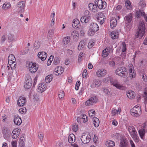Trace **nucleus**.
<instances>
[{
    "label": "nucleus",
    "mask_w": 147,
    "mask_h": 147,
    "mask_svg": "<svg viewBox=\"0 0 147 147\" xmlns=\"http://www.w3.org/2000/svg\"><path fill=\"white\" fill-rule=\"evenodd\" d=\"M145 29L144 22L143 21L140 22L138 26V30L136 32L135 36L137 37H143L145 32Z\"/></svg>",
    "instance_id": "obj_1"
},
{
    "label": "nucleus",
    "mask_w": 147,
    "mask_h": 147,
    "mask_svg": "<svg viewBox=\"0 0 147 147\" xmlns=\"http://www.w3.org/2000/svg\"><path fill=\"white\" fill-rule=\"evenodd\" d=\"M115 74L123 78H126L127 75L126 69L122 67L117 68L115 70Z\"/></svg>",
    "instance_id": "obj_2"
},
{
    "label": "nucleus",
    "mask_w": 147,
    "mask_h": 147,
    "mask_svg": "<svg viewBox=\"0 0 147 147\" xmlns=\"http://www.w3.org/2000/svg\"><path fill=\"white\" fill-rule=\"evenodd\" d=\"M128 131L131 136L136 142L138 141L139 137L134 127L132 126H129L128 128Z\"/></svg>",
    "instance_id": "obj_3"
},
{
    "label": "nucleus",
    "mask_w": 147,
    "mask_h": 147,
    "mask_svg": "<svg viewBox=\"0 0 147 147\" xmlns=\"http://www.w3.org/2000/svg\"><path fill=\"white\" fill-rule=\"evenodd\" d=\"M26 65L29 71L32 73L35 72L38 68V65L35 63L28 62Z\"/></svg>",
    "instance_id": "obj_4"
},
{
    "label": "nucleus",
    "mask_w": 147,
    "mask_h": 147,
    "mask_svg": "<svg viewBox=\"0 0 147 147\" xmlns=\"http://www.w3.org/2000/svg\"><path fill=\"white\" fill-rule=\"evenodd\" d=\"M130 113L131 115L135 117H138L141 113L140 107L136 105L131 109Z\"/></svg>",
    "instance_id": "obj_5"
},
{
    "label": "nucleus",
    "mask_w": 147,
    "mask_h": 147,
    "mask_svg": "<svg viewBox=\"0 0 147 147\" xmlns=\"http://www.w3.org/2000/svg\"><path fill=\"white\" fill-rule=\"evenodd\" d=\"M32 80L31 77L29 75H27L26 77V79L24 84V87L26 89H29L32 86Z\"/></svg>",
    "instance_id": "obj_6"
},
{
    "label": "nucleus",
    "mask_w": 147,
    "mask_h": 147,
    "mask_svg": "<svg viewBox=\"0 0 147 147\" xmlns=\"http://www.w3.org/2000/svg\"><path fill=\"white\" fill-rule=\"evenodd\" d=\"M110 83L118 89L123 90L124 88V87L121 85L116 79L111 80Z\"/></svg>",
    "instance_id": "obj_7"
},
{
    "label": "nucleus",
    "mask_w": 147,
    "mask_h": 147,
    "mask_svg": "<svg viewBox=\"0 0 147 147\" xmlns=\"http://www.w3.org/2000/svg\"><path fill=\"white\" fill-rule=\"evenodd\" d=\"M91 137L89 134H84L82 135L81 140L83 143L84 144L88 143L90 140Z\"/></svg>",
    "instance_id": "obj_8"
},
{
    "label": "nucleus",
    "mask_w": 147,
    "mask_h": 147,
    "mask_svg": "<svg viewBox=\"0 0 147 147\" xmlns=\"http://www.w3.org/2000/svg\"><path fill=\"white\" fill-rule=\"evenodd\" d=\"M94 3L99 9H105L106 7V2L103 1L102 0H95Z\"/></svg>",
    "instance_id": "obj_9"
},
{
    "label": "nucleus",
    "mask_w": 147,
    "mask_h": 147,
    "mask_svg": "<svg viewBox=\"0 0 147 147\" xmlns=\"http://www.w3.org/2000/svg\"><path fill=\"white\" fill-rule=\"evenodd\" d=\"M97 100L96 96H92L86 101L85 104L87 106L92 105L96 102Z\"/></svg>",
    "instance_id": "obj_10"
},
{
    "label": "nucleus",
    "mask_w": 147,
    "mask_h": 147,
    "mask_svg": "<svg viewBox=\"0 0 147 147\" xmlns=\"http://www.w3.org/2000/svg\"><path fill=\"white\" fill-rule=\"evenodd\" d=\"M135 16L137 18L140 17L141 16H142L144 17L145 21L146 22L147 21V16L143 9H140L138 11H137L135 14Z\"/></svg>",
    "instance_id": "obj_11"
},
{
    "label": "nucleus",
    "mask_w": 147,
    "mask_h": 147,
    "mask_svg": "<svg viewBox=\"0 0 147 147\" xmlns=\"http://www.w3.org/2000/svg\"><path fill=\"white\" fill-rule=\"evenodd\" d=\"M88 120L87 116L85 114H83L78 117L77 119V122L79 123L81 122H85Z\"/></svg>",
    "instance_id": "obj_12"
},
{
    "label": "nucleus",
    "mask_w": 147,
    "mask_h": 147,
    "mask_svg": "<svg viewBox=\"0 0 147 147\" xmlns=\"http://www.w3.org/2000/svg\"><path fill=\"white\" fill-rule=\"evenodd\" d=\"M26 98L23 96H20L18 99L17 104L18 106L21 107L23 106L26 103Z\"/></svg>",
    "instance_id": "obj_13"
},
{
    "label": "nucleus",
    "mask_w": 147,
    "mask_h": 147,
    "mask_svg": "<svg viewBox=\"0 0 147 147\" xmlns=\"http://www.w3.org/2000/svg\"><path fill=\"white\" fill-rule=\"evenodd\" d=\"M106 70L103 69H100L96 72V75L98 77H102L104 76L107 74Z\"/></svg>",
    "instance_id": "obj_14"
},
{
    "label": "nucleus",
    "mask_w": 147,
    "mask_h": 147,
    "mask_svg": "<svg viewBox=\"0 0 147 147\" xmlns=\"http://www.w3.org/2000/svg\"><path fill=\"white\" fill-rule=\"evenodd\" d=\"M125 21L128 23H130L134 20V14L130 13L124 18Z\"/></svg>",
    "instance_id": "obj_15"
},
{
    "label": "nucleus",
    "mask_w": 147,
    "mask_h": 147,
    "mask_svg": "<svg viewBox=\"0 0 147 147\" xmlns=\"http://www.w3.org/2000/svg\"><path fill=\"white\" fill-rule=\"evenodd\" d=\"M38 56L42 61L45 60L47 56V54L45 52H40L38 54Z\"/></svg>",
    "instance_id": "obj_16"
},
{
    "label": "nucleus",
    "mask_w": 147,
    "mask_h": 147,
    "mask_svg": "<svg viewBox=\"0 0 147 147\" xmlns=\"http://www.w3.org/2000/svg\"><path fill=\"white\" fill-rule=\"evenodd\" d=\"M88 7L90 10L94 12H97L98 11V6L95 4L92 3H90L88 4Z\"/></svg>",
    "instance_id": "obj_17"
},
{
    "label": "nucleus",
    "mask_w": 147,
    "mask_h": 147,
    "mask_svg": "<svg viewBox=\"0 0 147 147\" xmlns=\"http://www.w3.org/2000/svg\"><path fill=\"white\" fill-rule=\"evenodd\" d=\"M63 71V69L61 66L57 67L54 70L55 74L56 75L61 74Z\"/></svg>",
    "instance_id": "obj_18"
},
{
    "label": "nucleus",
    "mask_w": 147,
    "mask_h": 147,
    "mask_svg": "<svg viewBox=\"0 0 147 147\" xmlns=\"http://www.w3.org/2000/svg\"><path fill=\"white\" fill-rule=\"evenodd\" d=\"M72 26L74 28H79L80 27V24L79 21L77 19H74L72 23Z\"/></svg>",
    "instance_id": "obj_19"
},
{
    "label": "nucleus",
    "mask_w": 147,
    "mask_h": 147,
    "mask_svg": "<svg viewBox=\"0 0 147 147\" xmlns=\"http://www.w3.org/2000/svg\"><path fill=\"white\" fill-rule=\"evenodd\" d=\"M14 123L17 125H20L22 122L21 119L18 115L15 116L14 119Z\"/></svg>",
    "instance_id": "obj_20"
},
{
    "label": "nucleus",
    "mask_w": 147,
    "mask_h": 147,
    "mask_svg": "<svg viewBox=\"0 0 147 147\" xmlns=\"http://www.w3.org/2000/svg\"><path fill=\"white\" fill-rule=\"evenodd\" d=\"M89 28L90 29L96 32H97L99 29V27L97 24L93 22L91 23Z\"/></svg>",
    "instance_id": "obj_21"
},
{
    "label": "nucleus",
    "mask_w": 147,
    "mask_h": 147,
    "mask_svg": "<svg viewBox=\"0 0 147 147\" xmlns=\"http://www.w3.org/2000/svg\"><path fill=\"white\" fill-rule=\"evenodd\" d=\"M101 84H100V81L96 79L94 80L91 85V87L92 88H95L96 87H98L100 86Z\"/></svg>",
    "instance_id": "obj_22"
},
{
    "label": "nucleus",
    "mask_w": 147,
    "mask_h": 147,
    "mask_svg": "<svg viewBox=\"0 0 147 147\" xmlns=\"http://www.w3.org/2000/svg\"><path fill=\"white\" fill-rule=\"evenodd\" d=\"M38 89L42 92L46 90L47 88V85L44 83L40 84L38 86Z\"/></svg>",
    "instance_id": "obj_23"
},
{
    "label": "nucleus",
    "mask_w": 147,
    "mask_h": 147,
    "mask_svg": "<svg viewBox=\"0 0 147 147\" xmlns=\"http://www.w3.org/2000/svg\"><path fill=\"white\" fill-rule=\"evenodd\" d=\"M127 95L129 99L134 98L135 96V92L131 90H129L127 92Z\"/></svg>",
    "instance_id": "obj_24"
},
{
    "label": "nucleus",
    "mask_w": 147,
    "mask_h": 147,
    "mask_svg": "<svg viewBox=\"0 0 147 147\" xmlns=\"http://www.w3.org/2000/svg\"><path fill=\"white\" fill-rule=\"evenodd\" d=\"M110 24L111 28H113L117 24V22L116 18H113L110 21Z\"/></svg>",
    "instance_id": "obj_25"
},
{
    "label": "nucleus",
    "mask_w": 147,
    "mask_h": 147,
    "mask_svg": "<svg viewBox=\"0 0 147 147\" xmlns=\"http://www.w3.org/2000/svg\"><path fill=\"white\" fill-rule=\"evenodd\" d=\"M68 141L70 143H72L75 140V136L73 134H70L68 137Z\"/></svg>",
    "instance_id": "obj_26"
},
{
    "label": "nucleus",
    "mask_w": 147,
    "mask_h": 147,
    "mask_svg": "<svg viewBox=\"0 0 147 147\" xmlns=\"http://www.w3.org/2000/svg\"><path fill=\"white\" fill-rule=\"evenodd\" d=\"M109 49L107 48H105L102 52V55L104 57H106L109 53Z\"/></svg>",
    "instance_id": "obj_27"
},
{
    "label": "nucleus",
    "mask_w": 147,
    "mask_h": 147,
    "mask_svg": "<svg viewBox=\"0 0 147 147\" xmlns=\"http://www.w3.org/2000/svg\"><path fill=\"white\" fill-rule=\"evenodd\" d=\"M8 59V63H11V62H13L16 61L14 56L12 54L9 55Z\"/></svg>",
    "instance_id": "obj_28"
},
{
    "label": "nucleus",
    "mask_w": 147,
    "mask_h": 147,
    "mask_svg": "<svg viewBox=\"0 0 147 147\" xmlns=\"http://www.w3.org/2000/svg\"><path fill=\"white\" fill-rule=\"evenodd\" d=\"M16 61L13 62H11V63H8L9 65H8L7 67H8V69L9 70L10 68H11V69L13 70L15 69L16 67Z\"/></svg>",
    "instance_id": "obj_29"
},
{
    "label": "nucleus",
    "mask_w": 147,
    "mask_h": 147,
    "mask_svg": "<svg viewBox=\"0 0 147 147\" xmlns=\"http://www.w3.org/2000/svg\"><path fill=\"white\" fill-rule=\"evenodd\" d=\"M93 120L94 126L96 127H98L100 123L99 119L96 117H94Z\"/></svg>",
    "instance_id": "obj_30"
},
{
    "label": "nucleus",
    "mask_w": 147,
    "mask_h": 147,
    "mask_svg": "<svg viewBox=\"0 0 147 147\" xmlns=\"http://www.w3.org/2000/svg\"><path fill=\"white\" fill-rule=\"evenodd\" d=\"M125 7L128 10H131L132 8L131 3L130 1L126 0L125 2Z\"/></svg>",
    "instance_id": "obj_31"
},
{
    "label": "nucleus",
    "mask_w": 147,
    "mask_h": 147,
    "mask_svg": "<svg viewBox=\"0 0 147 147\" xmlns=\"http://www.w3.org/2000/svg\"><path fill=\"white\" fill-rule=\"evenodd\" d=\"M105 144L108 147H112L115 145V143L113 141L109 140L106 142Z\"/></svg>",
    "instance_id": "obj_32"
},
{
    "label": "nucleus",
    "mask_w": 147,
    "mask_h": 147,
    "mask_svg": "<svg viewBox=\"0 0 147 147\" xmlns=\"http://www.w3.org/2000/svg\"><path fill=\"white\" fill-rule=\"evenodd\" d=\"M85 45V43L84 41V40L81 41L79 43L78 46V49L79 50H82L84 48Z\"/></svg>",
    "instance_id": "obj_33"
},
{
    "label": "nucleus",
    "mask_w": 147,
    "mask_h": 147,
    "mask_svg": "<svg viewBox=\"0 0 147 147\" xmlns=\"http://www.w3.org/2000/svg\"><path fill=\"white\" fill-rule=\"evenodd\" d=\"M25 139L24 137L20 138L19 140V145L20 147H24V141Z\"/></svg>",
    "instance_id": "obj_34"
},
{
    "label": "nucleus",
    "mask_w": 147,
    "mask_h": 147,
    "mask_svg": "<svg viewBox=\"0 0 147 147\" xmlns=\"http://www.w3.org/2000/svg\"><path fill=\"white\" fill-rule=\"evenodd\" d=\"M146 6V3L143 0H141L139 3V7L141 9H142Z\"/></svg>",
    "instance_id": "obj_35"
},
{
    "label": "nucleus",
    "mask_w": 147,
    "mask_h": 147,
    "mask_svg": "<svg viewBox=\"0 0 147 147\" xmlns=\"http://www.w3.org/2000/svg\"><path fill=\"white\" fill-rule=\"evenodd\" d=\"M53 78L52 75H49L45 78V81L47 83H49L51 81Z\"/></svg>",
    "instance_id": "obj_36"
},
{
    "label": "nucleus",
    "mask_w": 147,
    "mask_h": 147,
    "mask_svg": "<svg viewBox=\"0 0 147 147\" xmlns=\"http://www.w3.org/2000/svg\"><path fill=\"white\" fill-rule=\"evenodd\" d=\"M88 16H85V18L84 19V23H88L91 19V14L89 13V12L88 11Z\"/></svg>",
    "instance_id": "obj_37"
},
{
    "label": "nucleus",
    "mask_w": 147,
    "mask_h": 147,
    "mask_svg": "<svg viewBox=\"0 0 147 147\" xmlns=\"http://www.w3.org/2000/svg\"><path fill=\"white\" fill-rule=\"evenodd\" d=\"M95 112L93 109H92L89 111V116L92 119H93L94 117H95Z\"/></svg>",
    "instance_id": "obj_38"
},
{
    "label": "nucleus",
    "mask_w": 147,
    "mask_h": 147,
    "mask_svg": "<svg viewBox=\"0 0 147 147\" xmlns=\"http://www.w3.org/2000/svg\"><path fill=\"white\" fill-rule=\"evenodd\" d=\"M25 6V2L24 1L20 2L18 3V7L20 8H24Z\"/></svg>",
    "instance_id": "obj_39"
},
{
    "label": "nucleus",
    "mask_w": 147,
    "mask_h": 147,
    "mask_svg": "<svg viewBox=\"0 0 147 147\" xmlns=\"http://www.w3.org/2000/svg\"><path fill=\"white\" fill-rule=\"evenodd\" d=\"M140 136L142 139H143V137L144 136L145 131L144 129H142L139 130L138 131Z\"/></svg>",
    "instance_id": "obj_40"
},
{
    "label": "nucleus",
    "mask_w": 147,
    "mask_h": 147,
    "mask_svg": "<svg viewBox=\"0 0 147 147\" xmlns=\"http://www.w3.org/2000/svg\"><path fill=\"white\" fill-rule=\"evenodd\" d=\"M3 132V136H10L11 134V131L7 129L6 128L4 129Z\"/></svg>",
    "instance_id": "obj_41"
},
{
    "label": "nucleus",
    "mask_w": 147,
    "mask_h": 147,
    "mask_svg": "<svg viewBox=\"0 0 147 147\" xmlns=\"http://www.w3.org/2000/svg\"><path fill=\"white\" fill-rule=\"evenodd\" d=\"M71 36L73 37H78V36H79V33L78 32L75 30H71Z\"/></svg>",
    "instance_id": "obj_42"
},
{
    "label": "nucleus",
    "mask_w": 147,
    "mask_h": 147,
    "mask_svg": "<svg viewBox=\"0 0 147 147\" xmlns=\"http://www.w3.org/2000/svg\"><path fill=\"white\" fill-rule=\"evenodd\" d=\"M70 37H64L63 40V43L65 45L67 44L70 41Z\"/></svg>",
    "instance_id": "obj_43"
},
{
    "label": "nucleus",
    "mask_w": 147,
    "mask_h": 147,
    "mask_svg": "<svg viewBox=\"0 0 147 147\" xmlns=\"http://www.w3.org/2000/svg\"><path fill=\"white\" fill-rule=\"evenodd\" d=\"M34 46L35 50L38 49L40 47V43L38 41H35L34 42Z\"/></svg>",
    "instance_id": "obj_44"
},
{
    "label": "nucleus",
    "mask_w": 147,
    "mask_h": 147,
    "mask_svg": "<svg viewBox=\"0 0 147 147\" xmlns=\"http://www.w3.org/2000/svg\"><path fill=\"white\" fill-rule=\"evenodd\" d=\"M109 34L111 35V37H118L119 35V32L115 31L110 32Z\"/></svg>",
    "instance_id": "obj_45"
},
{
    "label": "nucleus",
    "mask_w": 147,
    "mask_h": 147,
    "mask_svg": "<svg viewBox=\"0 0 147 147\" xmlns=\"http://www.w3.org/2000/svg\"><path fill=\"white\" fill-rule=\"evenodd\" d=\"M127 144L126 140L122 139L121 140L120 146L121 147H125L127 145Z\"/></svg>",
    "instance_id": "obj_46"
},
{
    "label": "nucleus",
    "mask_w": 147,
    "mask_h": 147,
    "mask_svg": "<svg viewBox=\"0 0 147 147\" xmlns=\"http://www.w3.org/2000/svg\"><path fill=\"white\" fill-rule=\"evenodd\" d=\"M97 20L98 22H100V24H102L104 22H105V20L106 19L105 16V17H103L102 18H97Z\"/></svg>",
    "instance_id": "obj_47"
},
{
    "label": "nucleus",
    "mask_w": 147,
    "mask_h": 147,
    "mask_svg": "<svg viewBox=\"0 0 147 147\" xmlns=\"http://www.w3.org/2000/svg\"><path fill=\"white\" fill-rule=\"evenodd\" d=\"M129 74H133V72H134L133 66L132 64H130L129 65Z\"/></svg>",
    "instance_id": "obj_48"
},
{
    "label": "nucleus",
    "mask_w": 147,
    "mask_h": 147,
    "mask_svg": "<svg viewBox=\"0 0 147 147\" xmlns=\"http://www.w3.org/2000/svg\"><path fill=\"white\" fill-rule=\"evenodd\" d=\"M94 40H91L89 42L88 45V47L90 49L94 46Z\"/></svg>",
    "instance_id": "obj_49"
},
{
    "label": "nucleus",
    "mask_w": 147,
    "mask_h": 147,
    "mask_svg": "<svg viewBox=\"0 0 147 147\" xmlns=\"http://www.w3.org/2000/svg\"><path fill=\"white\" fill-rule=\"evenodd\" d=\"M64 92L63 91H61L58 94L59 97L60 99L62 98L64 96Z\"/></svg>",
    "instance_id": "obj_50"
},
{
    "label": "nucleus",
    "mask_w": 147,
    "mask_h": 147,
    "mask_svg": "<svg viewBox=\"0 0 147 147\" xmlns=\"http://www.w3.org/2000/svg\"><path fill=\"white\" fill-rule=\"evenodd\" d=\"M122 47L121 50L122 52H125L126 49V44L125 42H123L122 43Z\"/></svg>",
    "instance_id": "obj_51"
},
{
    "label": "nucleus",
    "mask_w": 147,
    "mask_h": 147,
    "mask_svg": "<svg viewBox=\"0 0 147 147\" xmlns=\"http://www.w3.org/2000/svg\"><path fill=\"white\" fill-rule=\"evenodd\" d=\"M96 31H94V30L90 29L88 31V36H93Z\"/></svg>",
    "instance_id": "obj_52"
},
{
    "label": "nucleus",
    "mask_w": 147,
    "mask_h": 147,
    "mask_svg": "<svg viewBox=\"0 0 147 147\" xmlns=\"http://www.w3.org/2000/svg\"><path fill=\"white\" fill-rule=\"evenodd\" d=\"M78 125L76 123H74L73 125L72 129L74 131L76 132L78 130Z\"/></svg>",
    "instance_id": "obj_53"
},
{
    "label": "nucleus",
    "mask_w": 147,
    "mask_h": 147,
    "mask_svg": "<svg viewBox=\"0 0 147 147\" xmlns=\"http://www.w3.org/2000/svg\"><path fill=\"white\" fill-rule=\"evenodd\" d=\"M10 6L11 5L10 3H5L3 5V8L4 9L8 8L10 7Z\"/></svg>",
    "instance_id": "obj_54"
},
{
    "label": "nucleus",
    "mask_w": 147,
    "mask_h": 147,
    "mask_svg": "<svg viewBox=\"0 0 147 147\" xmlns=\"http://www.w3.org/2000/svg\"><path fill=\"white\" fill-rule=\"evenodd\" d=\"M12 136L13 139H16L18 136V134H16V131H13L12 134Z\"/></svg>",
    "instance_id": "obj_55"
},
{
    "label": "nucleus",
    "mask_w": 147,
    "mask_h": 147,
    "mask_svg": "<svg viewBox=\"0 0 147 147\" xmlns=\"http://www.w3.org/2000/svg\"><path fill=\"white\" fill-rule=\"evenodd\" d=\"M26 108L24 107L20 109H19V112L22 114L26 113Z\"/></svg>",
    "instance_id": "obj_56"
},
{
    "label": "nucleus",
    "mask_w": 147,
    "mask_h": 147,
    "mask_svg": "<svg viewBox=\"0 0 147 147\" xmlns=\"http://www.w3.org/2000/svg\"><path fill=\"white\" fill-rule=\"evenodd\" d=\"M117 113V110L115 109H113L111 111V114L112 116H115Z\"/></svg>",
    "instance_id": "obj_57"
},
{
    "label": "nucleus",
    "mask_w": 147,
    "mask_h": 147,
    "mask_svg": "<svg viewBox=\"0 0 147 147\" xmlns=\"http://www.w3.org/2000/svg\"><path fill=\"white\" fill-rule=\"evenodd\" d=\"M80 82L79 81H78L76 83L75 86V89L76 90H78V87L80 86Z\"/></svg>",
    "instance_id": "obj_58"
},
{
    "label": "nucleus",
    "mask_w": 147,
    "mask_h": 147,
    "mask_svg": "<svg viewBox=\"0 0 147 147\" xmlns=\"http://www.w3.org/2000/svg\"><path fill=\"white\" fill-rule=\"evenodd\" d=\"M84 54L83 53H80L78 57V60L79 62L81 61V58L82 57H83Z\"/></svg>",
    "instance_id": "obj_59"
},
{
    "label": "nucleus",
    "mask_w": 147,
    "mask_h": 147,
    "mask_svg": "<svg viewBox=\"0 0 147 147\" xmlns=\"http://www.w3.org/2000/svg\"><path fill=\"white\" fill-rule=\"evenodd\" d=\"M102 18L103 17H105V16L104 15V13L102 12H99L98 13V16L97 18Z\"/></svg>",
    "instance_id": "obj_60"
},
{
    "label": "nucleus",
    "mask_w": 147,
    "mask_h": 147,
    "mask_svg": "<svg viewBox=\"0 0 147 147\" xmlns=\"http://www.w3.org/2000/svg\"><path fill=\"white\" fill-rule=\"evenodd\" d=\"M17 142L16 141H12L11 142L12 147H16Z\"/></svg>",
    "instance_id": "obj_61"
},
{
    "label": "nucleus",
    "mask_w": 147,
    "mask_h": 147,
    "mask_svg": "<svg viewBox=\"0 0 147 147\" xmlns=\"http://www.w3.org/2000/svg\"><path fill=\"white\" fill-rule=\"evenodd\" d=\"M126 56V53H122L121 54V57L123 60L125 59Z\"/></svg>",
    "instance_id": "obj_62"
},
{
    "label": "nucleus",
    "mask_w": 147,
    "mask_h": 147,
    "mask_svg": "<svg viewBox=\"0 0 147 147\" xmlns=\"http://www.w3.org/2000/svg\"><path fill=\"white\" fill-rule=\"evenodd\" d=\"M104 89V92L107 94H108L110 93V92L109 90L107 88H105Z\"/></svg>",
    "instance_id": "obj_63"
},
{
    "label": "nucleus",
    "mask_w": 147,
    "mask_h": 147,
    "mask_svg": "<svg viewBox=\"0 0 147 147\" xmlns=\"http://www.w3.org/2000/svg\"><path fill=\"white\" fill-rule=\"evenodd\" d=\"M85 34L84 30L82 29H81L80 32V36H84Z\"/></svg>",
    "instance_id": "obj_64"
}]
</instances>
